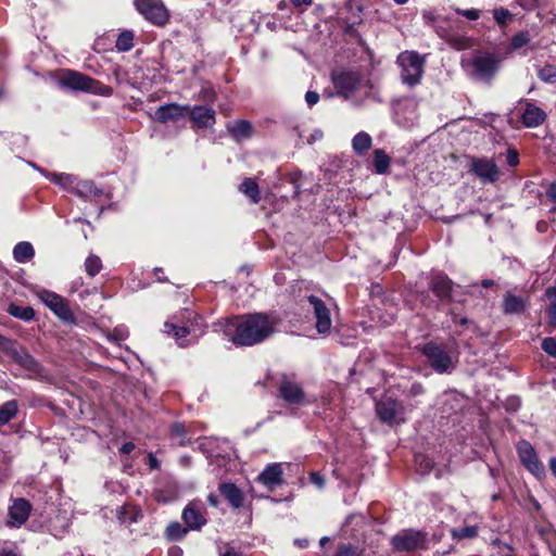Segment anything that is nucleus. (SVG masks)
<instances>
[{"label": "nucleus", "mask_w": 556, "mask_h": 556, "mask_svg": "<svg viewBox=\"0 0 556 556\" xmlns=\"http://www.w3.org/2000/svg\"><path fill=\"white\" fill-rule=\"evenodd\" d=\"M214 327L215 331L224 332L233 344L252 346L274 333L275 321L264 314L256 313L219 320Z\"/></svg>", "instance_id": "obj_1"}, {"label": "nucleus", "mask_w": 556, "mask_h": 556, "mask_svg": "<svg viewBox=\"0 0 556 556\" xmlns=\"http://www.w3.org/2000/svg\"><path fill=\"white\" fill-rule=\"evenodd\" d=\"M56 86L61 89L89 91L93 93L109 94L111 89L79 72H67L64 77H54Z\"/></svg>", "instance_id": "obj_2"}, {"label": "nucleus", "mask_w": 556, "mask_h": 556, "mask_svg": "<svg viewBox=\"0 0 556 556\" xmlns=\"http://www.w3.org/2000/svg\"><path fill=\"white\" fill-rule=\"evenodd\" d=\"M422 353L437 372L450 374L455 369L456 359L441 345L429 342L422 348Z\"/></svg>", "instance_id": "obj_3"}, {"label": "nucleus", "mask_w": 556, "mask_h": 556, "mask_svg": "<svg viewBox=\"0 0 556 556\" xmlns=\"http://www.w3.org/2000/svg\"><path fill=\"white\" fill-rule=\"evenodd\" d=\"M136 10L150 23L164 26L169 21V12L162 0H135Z\"/></svg>", "instance_id": "obj_4"}, {"label": "nucleus", "mask_w": 556, "mask_h": 556, "mask_svg": "<svg viewBox=\"0 0 556 556\" xmlns=\"http://www.w3.org/2000/svg\"><path fill=\"white\" fill-rule=\"evenodd\" d=\"M37 296L64 323L75 324L76 319L71 311L67 301L46 289H41L37 292Z\"/></svg>", "instance_id": "obj_5"}, {"label": "nucleus", "mask_w": 556, "mask_h": 556, "mask_svg": "<svg viewBox=\"0 0 556 556\" xmlns=\"http://www.w3.org/2000/svg\"><path fill=\"white\" fill-rule=\"evenodd\" d=\"M376 413L379 419L388 425L404 422V406L390 396H384L376 403Z\"/></svg>", "instance_id": "obj_6"}, {"label": "nucleus", "mask_w": 556, "mask_h": 556, "mask_svg": "<svg viewBox=\"0 0 556 556\" xmlns=\"http://www.w3.org/2000/svg\"><path fill=\"white\" fill-rule=\"evenodd\" d=\"M391 543L396 551L413 552L425 547L426 534L421 531L403 530L392 536Z\"/></svg>", "instance_id": "obj_7"}, {"label": "nucleus", "mask_w": 556, "mask_h": 556, "mask_svg": "<svg viewBox=\"0 0 556 556\" xmlns=\"http://www.w3.org/2000/svg\"><path fill=\"white\" fill-rule=\"evenodd\" d=\"M517 452L523 466L538 479L545 477L543 464L539 460L533 446L528 441H520L517 444Z\"/></svg>", "instance_id": "obj_8"}, {"label": "nucleus", "mask_w": 556, "mask_h": 556, "mask_svg": "<svg viewBox=\"0 0 556 556\" xmlns=\"http://www.w3.org/2000/svg\"><path fill=\"white\" fill-rule=\"evenodd\" d=\"M307 301L313 309L316 319L315 327L318 333H328L332 326L329 308L325 302L316 295H309Z\"/></svg>", "instance_id": "obj_9"}, {"label": "nucleus", "mask_w": 556, "mask_h": 556, "mask_svg": "<svg viewBox=\"0 0 556 556\" xmlns=\"http://www.w3.org/2000/svg\"><path fill=\"white\" fill-rule=\"evenodd\" d=\"M279 394L290 405H306L308 403L302 386L285 378L279 384Z\"/></svg>", "instance_id": "obj_10"}, {"label": "nucleus", "mask_w": 556, "mask_h": 556, "mask_svg": "<svg viewBox=\"0 0 556 556\" xmlns=\"http://www.w3.org/2000/svg\"><path fill=\"white\" fill-rule=\"evenodd\" d=\"M470 170L483 182L493 184L498 178V168L492 160L477 159L470 164Z\"/></svg>", "instance_id": "obj_11"}, {"label": "nucleus", "mask_w": 556, "mask_h": 556, "mask_svg": "<svg viewBox=\"0 0 556 556\" xmlns=\"http://www.w3.org/2000/svg\"><path fill=\"white\" fill-rule=\"evenodd\" d=\"M520 118L528 128H535L542 125L546 119V113L535 104L529 101H520Z\"/></svg>", "instance_id": "obj_12"}, {"label": "nucleus", "mask_w": 556, "mask_h": 556, "mask_svg": "<svg viewBox=\"0 0 556 556\" xmlns=\"http://www.w3.org/2000/svg\"><path fill=\"white\" fill-rule=\"evenodd\" d=\"M331 80L338 92L349 97L359 85L357 72H332Z\"/></svg>", "instance_id": "obj_13"}, {"label": "nucleus", "mask_w": 556, "mask_h": 556, "mask_svg": "<svg viewBox=\"0 0 556 556\" xmlns=\"http://www.w3.org/2000/svg\"><path fill=\"white\" fill-rule=\"evenodd\" d=\"M31 510V505L25 498H16L9 507L8 526L21 527L26 522Z\"/></svg>", "instance_id": "obj_14"}, {"label": "nucleus", "mask_w": 556, "mask_h": 556, "mask_svg": "<svg viewBox=\"0 0 556 556\" xmlns=\"http://www.w3.org/2000/svg\"><path fill=\"white\" fill-rule=\"evenodd\" d=\"M187 112L188 108L180 106L176 103H169L160 106L154 113V118L160 123L176 122L185 117Z\"/></svg>", "instance_id": "obj_15"}, {"label": "nucleus", "mask_w": 556, "mask_h": 556, "mask_svg": "<svg viewBox=\"0 0 556 556\" xmlns=\"http://www.w3.org/2000/svg\"><path fill=\"white\" fill-rule=\"evenodd\" d=\"M282 468L280 464H269L257 477L263 485L274 489L282 483Z\"/></svg>", "instance_id": "obj_16"}, {"label": "nucleus", "mask_w": 556, "mask_h": 556, "mask_svg": "<svg viewBox=\"0 0 556 556\" xmlns=\"http://www.w3.org/2000/svg\"><path fill=\"white\" fill-rule=\"evenodd\" d=\"M452 286V280L442 274L434 275L430 281L431 291L442 301L450 300Z\"/></svg>", "instance_id": "obj_17"}, {"label": "nucleus", "mask_w": 556, "mask_h": 556, "mask_svg": "<svg viewBox=\"0 0 556 556\" xmlns=\"http://www.w3.org/2000/svg\"><path fill=\"white\" fill-rule=\"evenodd\" d=\"M199 319L200 318H197L195 323H192L190 325H181V326L178 324H175L174 321H166L164 324V332H166L168 334H173V337L177 340L179 345L184 346L185 345L184 339L188 334L195 332L194 327L198 325Z\"/></svg>", "instance_id": "obj_18"}, {"label": "nucleus", "mask_w": 556, "mask_h": 556, "mask_svg": "<svg viewBox=\"0 0 556 556\" xmlns=\"http://www.w3.org/2000/svg\"><path fill=\"white\" fill-rule=\"evenodd\" d=\"M219 492L229 502L232 508H240L243 505V492L233 483L219 484Z\"/></svg>", "instance_id": "obj_19"}, {"label": "nucleus", "mask_w": 556, "mask_h": 556, "mask_svg": "<svg viewBox=\"0 0 556 556\" xmlns=\"http://www.w3.org/2000/svg\"><path fill=\"white\" fill-rule=\"evenodd\" d=\"M397 65L402 70H421L425 58L416 51H404L397 56Z\"/></svg>", "instance_id": "obj_20"}, {"label": "nucleus", "mask_w": 556, "mask_h": 556, "mask_svg": "<svg viewBox=\"0 0 556 556\" xmlns=\"http://www.w3.org/2000/svg\"><path fill=\"white\" fill-rule=\"evenodd\" d=\"M190 116L198 127H211L215 123V112L207 106H195Z\"/></svg>", "instance_id": "obj_21"}, {"label": "nucleus", "mask_w": 556, "mask_h": 556, "mask_svg": "<svg viewBox=\"0 0 556 556\" xmlns=\"http://www.w3.org/2000/svg\"><path fill=\"white\" fill-rule=\"evenodd\" d=\"M182 519L189 529L198 530L205 525L204 515L195 508L194 503H190L182 511Z\"/></svg>", "instance_id": "obj_22"}, {"label": "nucleus", "mask_w": 556, "mask_h": 556, "mask_svg": "<svg viewBox=\"0 0 556 556\" xmlns=\"http://www.w3.org/2000/svg\"><path fill=\"white\" fill-rule=\"evenodd\" d=\"M530 49H532V47L529 31H519L513 36L508 51L510 53L517 52L519 54H525Z\"/></svg>", "instance_id": "obj_23"}, {"label": "nucleus", "mask_w": 556, "mask_h": 556, "mask_svg": "<svg viewBox=\"0 0 556 556\" xmlns=\"http://www.w3.org/2000/svg\"><path fill=\"white\" fill-rule=\"evenodd\" d=\"M527 306V302L521 298L507 292L503 301V311L505 314H521Z\"/></svg>", "instance_id": "obj_24"}, {"label": "nucleus", "mask_w": 556, "mask_h": 556, "mask_svg": "<svg viewBox=\"0 0 556 556\" xmlns=\"http://www.w3.org/2000/svg\"><path fill=\"white\" fill-rule=\"evenodd\" d=\"M117 519L121 523H134L137 522L141 517V511L136 506L123 505L116 510Z\"/></svg>", "instance_id": "obj_25"}, {"label": "nucleus", "mask_w": 556, "mask_h": 556, "mask_svg": "<svg viewBox=\"0 0 556 556\" xmlns=\"http://www.w3.org/2000/svg\"><path fill=\"white\" fill-rule=\"evenodd\" d=\"M74 192L84 199L97 198L102 194V190L96 187L94 184L90 180H77Z\"/></svg>", "instance_id": "obj_26"}, {"label": "nucleus", "mask_w": 556, "mask_h": 556, "mask_svg": "<svg viewBox=\"0 0 556 556\" xmlns=\"http://www.w3.org/2000/svg\"><path fill=\"white\" fill-rule=\"evenodd\" d=\"M34 255V247L28 241L18 242L13 249V257L17 263H27Z\"/></svg>", "instance_id": "obj_27"}, {"label": "nucleus", "mask_w": 556, "mask_h": 556, "mask_svg": "<svg viewBox=\"0 0 556 556\" xmlns=\"http://www.w3.org/2000/svg\"><path fill=\"white\" fill-rule=\"evenodd\" d=\"M372 144V139L369 134L365 131L357 132L352 139V148L358 155L366 153Z\"/></svg>", "instance_id": "obj_28"}, {"label": "nucleus", "mask_w": 556, "mask_h": 556, "mask_svg": "<svg viewBox=\"0 0 556 556\" xmlns=\"http://www.w3.org/2000/svg\"><path fill=\"white\" fill-rule=\"evenodd\" d=\"M228 130L237 139H245L252 135V125L248 121H237L228 125Z\"/></svg>", "instance_id": "obj_29"}, {"label": "nucleus", "mask_w": 556, "mask_h": 556, "mask_svg": "<svg viewBox=\"0 0 556 556\" xmlns=\"http://www.w3.org/2000/svg\"><path fill=\"white\" fill-rule=\"evenodd\" d=\"M239 190L249 197L252 203L257 204L260 202V189L255 180L252 178H245L240 185Z\"/></svg>", "instance_id": "obj_30"}, {"label": "nucleus", "mask_w": 556, "mask_h": 556, "mask_svg": "<svg viewBox=\"0 0 556 556\" xmlns=\"http://www.w3.org/2000/svg\"><path fill=\"white\" fill-rule=\"evenodd\" d=\"M48 177L62 188L72 190L74 192V188L77 182V178L75 176L71 174L52 173Z\"/></svg>", "instance_id": "obj_31"}, {"label": "nucleus", "mask_w": 556, "mask_h": 556, "mask_svg": "<svg viewBox=\"0 0 556 556\" xmlns=\"http://www.w3.org/2000/svg\"><path fill=\"white\" fill-rule=\"evenodd\" d=\"M17 414L16 401H8L0 406V426L8 424Z\"/></svg>", "instance_id": "obj_32"}, {"label": "nucleus", "mask_w": 556, "mask_h": 556, "mask_svg": "<svg viewBox=\"0 0 556 556\" xmlns=\"http://www.w3.org/2000/svg\"><path fill=\"white\" fill-rule=\"evenodd\" d=\"M375 159H374V165L377 174H386L390 167V157L387 155V153L378 149L374 152Z\"/></svg>", "instance_id": "obj_33"}, {"label": "nucleus", "mask_w": 556, "mask_h": 556, "mask_svg": "<svg viewBox=\"0 0 556 556\" xmlns=\"http://www.w3.org/2000/svg\"><path fill=\"white\" fill-rule=\"evenodd\" d=\"M8 312L10 315L26 321L31 320L35 317V311L30 306L11 304Z\"/></svg>", "instance_id": "obj_34"}, {"label": "nucleus", "mask_w": 556, "mask_h": 556, "mask_svg": "<svg viewBox=\"0 0 556 556\" xmlns=\"http://www.w3.org/2000/svg\"><path fill=\"white\" fill-rule=\"evenodd\" d=\"M546 296L549 302V305L547 307L549 324L553 327H556V287H548L546 289Z\"/></svg>", "instance_id": "obj_35"}, {"label": "nucleus", "mask_w": 556, "mask_h": 556, "mask_svg": "<svg viewBox=\"0 0 556 556\" xmlns=\"http://www.w3.org/2000/svg\"><path fill=\"white\" fill-rule=\"evenodd\" d=\"M134 33L130 30L121 33L116 39V49L123 52L130 50L134 46Z\"/></svg>", "instance_id": "obj_36"}, {"label": "nucleus", "mask_w": 556, "mask_h": 556, "mask_svg": "<svg viewBox=\"0 0 556 556\" xmlns=\"http://www.w3.org/2000/svg\"><path fill=\"white\" fill-rule=\"evenodd\" d=\"M188 532L187 528H184L179 522H170L165 531V535L170 541H177L182 539Z\"/></svg>", "instance_id": "obj_37"}, {"label": "nucleus", "mask_w": 556, "mask_h": 556, "mask_svg": "<svg viewBox=\"0 0 556 556\" xmlns=\"http://www.w3.org/2000/svg\"><path fill=\"white\" fill-rule=\"evenodd\" d=\"M17 364L30 371V372H39L40 370V365L39 363L28 353L27 350H25V352L22 354V356L20 357Z\"/></svg>", "instance_id": "obj_38"}, {"label": "nucleus", "mask_w": 556, "mask_h": 556, "mask_svg": "<svg viewBox=\"0 0 556 556\" xmlns=\"http://www.w3.org/2000/svg\"><path fill=\"white\" fill-rule=\"evenodd\" d=\"M478 534L476 526H466L464 528H454L451 530V535L455 540L472 539Z\"/></svg>", "instance_id": "obj_39"}, {"label": "nucleus", "mask_w": 556, "mask_h": 556, "mask_svg": "<svg viewBox=\"0 0 556 556\" xmlns=\"http://www.w3.org/2000/svg\"><path fill=\"white\" fill-rule=\"evenodd\" d=\"M102 268L101 260L96 255H90L86 258L85 269L86 273L93 277L96 276Z\"/></svg>", "instance_id": "obj_40"}, {"label": "nucleus", "mask_w": 556, "mask_h": 556, "mask_svg": "<svg viewBox=\"0 0 556 556\" xmlns=\"http://www.w3.org/2000/svg\"><path fill=\"white\" fill-rule=\"evenodd\" d=\"M336 556H364V551L351 544H341Z\"/></svg>", "instance_id": "obj_41"}, {"label": "nucleus", "mask_w": 556, "mask_h": 556, "mask_svg": "<svg viewBox=\"0 0 556 556\" xmlns=\"http://www.w3.org/2000/svg\"><path fill=\"white\" fill-rule=\"evenodd\" d=\"M401 80L408 87H414L420 83L421 72H402Z\"/></svg>", "instance_id": "obj_42"}, {"label": "nucleus", "mask_w": 556, "mask_h": 556, "mask_svg": "<svg viewBox=\"0 0 556 556\" xmlns=\"http://www.w3.org/2000/svg\"><path fill=\"white\" fill-rule=\"evenodd\" d=\"M415 463L417 470L422 475L429 472L433 467V463L431 462V459L425 455H417L415 457Z\"/></svg>", "instance_id": "obj_43"}, {"label": "nucleus", "mask_w": 556, "mask_h": 556, "mask_svg": "<svg viewBox=\"0 0 556 556\" xmlns=\"http://www.w3.org/2000/svg\"><path fill=\"white\" fill-rule=\"evenodd\" d=\"M172 439L176 441L177 444L184 445L186 429L184 425L175 424L170 428Z\"/></svg>", "instance_id": "obj_44"}, {"label": "nucleus", "mask_w": 556, "mask_h": 556, "mask_svg": "<svg viewBox=\"0 0 556 556\" xmlns=\"http://www.w3.org/2000/svg\"><path fill=\"white\" fill-rule=\"evenodd\" d=\"M517 2L522 9L532 11L539 8L546 7L548 0H517Z\"/></svg>", "instance_id": "obj_45"}, {"label": "nucleus", "mask_w": 556, "mask_h": 556, "mask_svg": "<svg viewBox=\"0 0 556 556\" xmlns=\"http://www.w3.org/2000/svg\"><path fill=\"white\" fill-rule=\"evenodd\" d=\"M542 350L549 356L556 358V339L548 337L543 339L541 343Z\"/></svg>", "instance_id": "obj_46"}, {"label": "nucleus", "mask_w": 556, "mask_h": 556, "mask_svg": "<svg viewBox=\"0 0 556 556\" xmlns=\"http://www.w3.org/2000/svg\"><path fill=\"white\" fill-rule=\"evenodd\" d=\"M494 20L498 25H505L507 20L511 16L510 12L504 8H500L494 10L493 12Z\"/></svg>", "instance_id": "obj_47"}, {"label": "nucleus", "mask_w": 556, "mask_h": 556, "mask_svg": "<svg viewBox=\"0 0 556 556\" xmlns=\"http://www.w3.org/2000/svg\"><path fill=\"white\" fill-rule=\"evenodd\" d=\"M17 344L18 343L16 341H13L12 339L4 337L0 341V351L10 356Z\"/></svg>", "instance_id": "obj_48"}, {"label": "nucleus", "mask_w": 556, "mask_h": 556, "mask_svg": "<svg viewBox=\"0 0 556 556\" xmlns=\"http://www.w3.org/2000/svg\"><path fill=\"white\" fill-rule=\"evenodd\" d=\"M472 73H473V79L476 81H481V83L489 84L491 81V79L493 78V73L494 72H482V71H479V72H472Z\"/></svg>", "instance_id": "obj_49"}, {"label": "nucleus", "mask_w": 556, "mask_h": 556, "mask_svg": "<svg viewBox=\"0 0 556 556\" xmlns=\"http://www.w3.org/2000/svg\"><path fill=\"white\" fill-rule=\"evenodd\" d=\"M319 100V94L316 91H307L305 94V101L308 106L315 105Z\"/></svg>", "instance_id": "obj_50"}, {"label": "nucleus", "mask_w": 556, "mask_h": 556, "mask_svg": "<svg viewBox=\"0 0 556 556\" xmlns=\"http://www.w3.org/2000/svg\"><path fill=\"white\" fill-rule=\"evenodd\" d=\"M311 482L314 483L318 489L325 486V478L318 472L311 473Z\"/></svg>", "instance_id": "obj_51"}, {"label": "nucleus", "mask_w": 556, "mask_h": 556, "mask_svg": "<svg viewBox=\"0 0 556 556\" xmlns=\"http://www.w3.org/2000/svg\"><path fill=\"white\" fill-rule=\"evenodd\" d=\"M507 163L511 167L518 165V163H519V155H518V152L516 150H508Z\"/></svg>", "instance_id": "obj_52"}, {"label": "nucleus", "mask_w": 556, "mask_h": 556, "mask_svg": "<svg viewBox=\"0 0 556 556\" xmlns=\"http://www.w3.org/2000/svg\"><path fill=\"white\" fill-rule=\"evenodd\" d=\"M458 13L462 14L463 16H465L466 18L470 20V21H476L480 16L479 11L475 10V9L463 10V11L459 10Z\"/></svg>", "instance_id": "obj_53"}, {"label": "nucleus", "mask_w": 556, "mask_h": 556, "mask_svg": "<svg viewBox=\"0 0 556 556\" xmlns=\"http://www.w3.org/2000/svg\"><path fill=\"white\" fill-rule=\"evenodd\" d=\"M540 78L545 83H555L556 81V72H540Z\"/></svg>", "instance_id": "obj_54"}, {"label": "nucleus", "mask_w": 556, "mask_h": 556, "mask_svg": "<svg viewBox=\"0 0 556 556\" xmlns=\"http://www.w3.org/2000/svg\"><path fill=\"white\" fill-rule=\"evenodd\" d=\"M25 348L21 346L20 344H17L15 346V349L13 350V352L11 353L10 357L15 362L17 363L20 357L22 356V354L25 352Z\"/></svg>", "instance_id": "obj_55"}, {"label": "nucleus", "mask_w": 556, "mask_h": 556, "mask_svg": "<svg viewBox=\"0 0 556 556\" xmlns=\"http://www.w3.org/2000/svg\"><path fill=\"white\" fill-rule=\"evenodd\" d=\"M424 393V388L420 383H414L409 389L410 396H418Z\"/></svg>", "instance_id": "obj_56"}, {"label": "nucleus", "mask_w": 556, "mask_h": 556, "mask_svg": "<svg viewBox=\"0 0 556 556\" xmlns=\"http://www.w3.org/2000/svg\"><path fill=\"white\" fill-rule=\"evenodd\" d=\"M148 465H149L150 469H152V470L157 469L160 466L159 460L152 453H149V455H148Z\"/></svg>", "instance_id": "obj_57"}, {"label": "nucleus", "mask_w": 556, "mask_h": 556, "mask_svg": "<svg viewBox=\"0 0 556 556\" xmlns=\"http://www.w3.org/2000/svg\"><path fill=\"white\" fill-rule=\"evenodd\" d=\"M547 197L551 199V201H553L554 203H556V184H552L548 189H547Z\"/></svg>", "instance_id": "obj_58"}, {"label": "nucleus", "mask_w": 556, "mask_h": 556, "mask_svg": "<svg viewBox=\"0 0 556 556\" xmlns=\"http://www.w3.org/2000/svg\"><path fill=\"white\" fill-rule=\"evenodd\" d=\"M0 556H20V555L12 548L0 547Z\"/></svg>", "instance_id": "obj_59"}, {"label": "nucleus", "mask_w": 556, "mask_h": 556, "mask_svg": "<svg viewBox=\"0 0 556 556\" xmlns=\"http://www.w3.org/2000/svg\"><path fill=\"white\" fill-rule=\"evenodd\" d=\"M135 450V444L131 443V442H127L125 444L122 445L121 447V453L123 454H129L130 452H132Z\"/></svg>", "instance_id": "obj_60"}, {"label": "nucleus", "mask_w": 556, "mask_h": 556, "mask_svg": "<svg viewBox=\"0 0 556 556\" xmlns=\"http://www.w3.org/2000/svg\"><path fill=\"white\" fill-rule=\"evenodd\" d=\"M207 502L210 503L211 506L213 507H217L218 504H219V500H218V496L216 494H213L211 493L208 496H207Z\"/></svg>", "instance_id": "obj_61"}, {"label": "nucleus", "mask_w": 556, "mask_h": 556, "mask_svg": "<svg viewBox=\"0 0 556 556\" xmlns=\"http://www.w3.org/2000/svg\"><path fill=\"white\" fill-rule=\"evenodd\" d=\"M168 556H182V549L178 546H173L168 549Z\"/></svg>", "instance_id": "obj_62"}, {"label": "nucleus", "mask_w": 556, "mask_h": 556, "mask_svg": "<svg viewBox=\"0 0 556 556\" xmlns=\"http://www.w3.org/2000/svg\"><path fill=\"white\" fill-rule=\"evenodd\" d=\"M295 7H309L312 4V0H291Z\"/></svg>", "instance_id": "obj_63"}, {"label": "nucleus", "mask_w": 556, "mask_h": 556, "mask_svg": "<svg viewBox=\"0 0 556 556\" xmlns=\"http://www.w3.org/2000/svg\"><path fill=\"white\" fill-rule=\"evenodd\" d=\"M220 556H241V554L237 553L233 548H228L223 555Z\"/></svg>", "instance_id": "obj_64"}]
</instances>
